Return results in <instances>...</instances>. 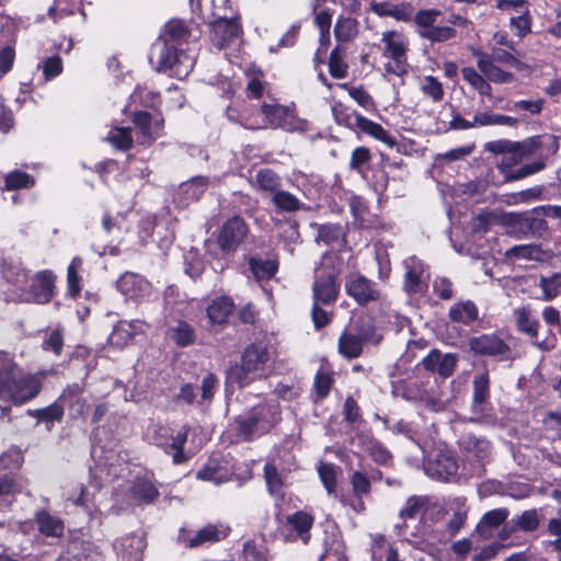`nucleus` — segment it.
<instances>
[{"instance_id":"nucleus-1","label":"nucleus","mask_w":561,"mask_h":561,"mask_svg":"<svg viewBox=\"0 0 561 561\" xmlns=\"http://www.w3.org/2000/svg\"><path fill=\"white\" fill-rule=\"evenodd\" d=\"M270 363L268 347L263 343H252L243 351L241 363L231 366L227 371V383L237 385L239 388L247 387L267 375Z\"/></svg>"},{"instance_id":"nucleus-2","label":"nucleus","mask_w":561,"mask_h":561,"mask_svg":"<svg viewBox=\"0 0 561 561\" xmlns=\"http://www.w3.org/2000/svg\"><path fill=\"white\" fill-rule=\"evenodd\" d=\"M42 389V377L26 374L15 364L13 371H5L0 380V398L23 404L35 398Z\"/></svg>"},{"instance_id":"nucleus-3","label":"nucleus","mask_w":561,"mask_h":561,"mask_svg":"<svg viewBox=\"0 0 561 561\" xmlns=\"http://www.w3.org/2000/svg\"><path fill=\"white\" fill-rule=\"evenodd\" d=\"M158 71H169L171 76L185 79L195 66V55L175 45L154 43L150 60Z\"/></svg>"},{"instance_id":"nucleus-4","label":"nucleus","mask_w":561,"mask_h":561,"mask_svg":"<svg viewBox=\"0 0 561 561\" xmlns=\"http://www.w3.org/2000/svg\"><path fill=\"white\" fill-rule=\"evenodd\" d=\"M278 420V409L272 403H261L236 419L237 436L251 440L270 431Z\"/></svg>"},{"instance_id":"nucleus-5","label":"nucleus","mask_w":561,"mask_h":561,"mask_svg":"<svg viewBox=\"0 0 561 561\" xmlns=\"http://www.w3.org/2000/svg\"><path fill=\"white\" fill-rule=\"evenodd\" d=\"M383 43V57L390 58L391 61L385 64L383 68L387 73L402 77L408 72L407 51L409 42L407 37L398 31H386L381 34Z\"/></svg>"},{"instance_id":"nucleus-6","label":"nucleus","mask_w":561,"mask_h":561,"mask_svg":"<svg viewBox=\"0 0 561 561\" xmlns=\"http://www.w3.org/2000/svg\"><path fill=\"white\" fill-rule=\"evenodd\" d=\"M261 112L264 116L263 124L256 122L242 121L241 126L245 129L256 130L262 128H282L293 131L297 127L296 117L288 107L280 104H263Z\"/></svg>"},{"instance_id":"nucleus-7","label":"nucleus","mask_w":561,"mask_h":561,"mask_svg":"<svg viewBox=\"0 0 561 561\" xmlns=\"http://www.w3.org/2000/svg\"><path fill=\"white\" fill-rule=\"evenodd\" d=\"M54 283L55 275L50 271L38 272L28 278L27 285L21 287L14 299L27 304H47L54 295Z\"/></svg>"},{"instance_id":"nucleus-8","label":"nucleus","mask_w":561,"mask_h":561,"mask_svg":"<svg viewBox=\"0 0 561 561\" xmlns=\"http://www.w3.org/2000/svg\"><path fill=\"white\" fill-rule=\"evenodd\" d=\"M201 35L202 32L197 26L187 25L184 21L174 19L165 23L156 43L179 46L197 41Z\"/></svg>"},{"instance_id":"nucleus-9","label":"nucleus","mask_w":561,"mask_h":561,"mask_svg":"<svg viewBox=\"0 0 561 561\" xmlns=\"http://www.w3.org/2000/svg\"><path fill=\"white\" fill-rule=\"evenodd\" d=\"M249 232L248 225L244 219L234 216L228 219L221 227L218 236V245L225 253L234 252Z\"/></svg>"},{"instance_id":"nucleus-10","label":"nucleus","mask_w":561,"mask_h":561,"mask_svg":"<svg viewBox=\"0 0 561 561\" xmlns=\"http://www.w3.org/2000/svg\"><path fill=\"white\" fill-rule=\"evenodd\" d=\"M312 290L316 304H334L339 296L335 274L333 272L325 273L321 267L316 268Z\"/></svg>"},{"instance_id":"nucleus-11","label":"nucleus","mask_w":561,"mask_h":561,"mask_svg":"<svg viewBox=\"0 0 561 561\" xmlns=\"http://www.w3.org/2000/svg\"><path fill=\"white\" fill-rule=\"evenodd\" d=\"M116 286L127 299L135 301L149 299L152 294L151 284L139 274L131 272L124 273Z\"/></svg>"},{"instance_id":"nucleus-12","label":"nucleus","mask_w":561,"mask_h":561,"mask_svg":"<svg viewBox=\"0 0 561 561\" xmlns=\"http://www.w3.org/2000/svg\"><path fill=\"white\" fill-rule=\"evenodd\" d=\"M190 4L192 12L208 24L231 13L229 0H191Z\"/></svg>"},{"instance_id":"nucleus-13","label":"nucleus","mask_w":561,"mask_h":561,"mask_svg":"<svg viewBox=\"0 0 561 561\" xmlns=\"http://www.w3.org/2000/svg\"><path fill=\"white\" fill-rule=\"evenodd\" d=\"M345 289L347 295L359 305L377 301L380 298V290L377 285L362 275L350 278L345 284Z\"/></svg>"},{"instance_id":"nucleus-14","label":"nucleus","mask_w":561,"mask_h":561,"mask_svg":"<svg viewBox=\"0 0 561 561\" xmlns=\"http://www.w3.org/2000/svg\"><path fill=\"white\" fill-rule=\"evenodd\" d=\"M209 25L210 39L213 44L219 49L224 48L240 34V25L236 19L230 15H227V18L224 19H218L209 23Z\"/></svg>"},{"instance_id":"nucleus-15","label":"nucleus","mask_w":561,"mask_h":561,"mask_svg":"<svg viewBox=\"0 0 561 561\" xmlns=\"http://www.w3.org/2000/svg\"><path fill=\"white\" fill-rule=\"evenodd\" d=\"M350 119H352L351 125L357 128L360 133L383 142L390 148L397 145L396 138L392 137L380 124L364 117L357 112H353L350 115Z\"/></svg>"},{"instance_id":"nucleus-16","label":"nucleus","mask_w":561,"mask_h":561,"mask_svg":"<svg viewBox=\"0 0 561 561\" xmlns=\"http://www.w3.org/2000/svg\"><path fill=\"white\" fill-rule=\"evenodd\" d=\"M230 528L219 525H206L201 528L194 536L185 538L184 535L180 536V540L185 543L186 547L197 548L206 543H214L225 539L229 535Z\"/></svg>"},{"instance_id":"nucleus-17","label":"nucleus","mask_w":561,"mask_h":561,"mask_svg":"<svg viewBox=\"0 0 561 561\" xmlns=\"http://www.w3.org/2000/svg\"><path fill=\"white\" fill-rule=\"evenodd\" d=\"M456 363L457 358L455 355L443 354L438 350H432L422 360V365L426 370L437 373L444 378L453 375Z\"/></svg>"},{"instance_id":"nucleus-18","label":"nucleus","mask_w":561,"mask_h":561,"mask_svg":"<svg viewBox=\"0 0 561 561\" xmlns=\"http://www.w3.org/2000/svg\"><path fill=\"white\" fill-rule=\"evenodd\" d=\"M470 350L479 355H502L508 351V346L495 334H481L469 342Z\"/></svg>"},{"instance_id":"nucleus-19","label":"nucleus","mask_w":561,"mask_h":561,"mask_svg":"<svg viewBox=\"0 0 561 561\" xmlns=\"http://www.w3.org/2000/svg\"><path fill=\"white\" fill-rule=\"evenodd\" d=\"M474 56L478 57L477 66L479 70L488 81L494 83H511L515 80V76L512 72L505 71L492 62V58L488 54L476 51Z\"/></svg>"},{"instance_id":"nucleus-20","label":"nucleus","mask_w":561,"mask_h":561,"mask_svg":"<svg viewBox=\"0 0 561 561\" xmlns=\"http://www.w3.org/2000/svg\"><path fill=\"white\" fill-rule=\"evenodd\" d=\"M404 265L407 270L404 289L410 294L420 293L422 284L427 277L424 264L415 256H411L404 261Z\"/></svg>"},{"instance_id":"nucleus-21","label":"nucleus","mask_w":561,"mask_h":561,"mask_svg":"<svg viewBox=\"0 0 561 561\" xmlns=\"http://www.w3.org/2000/svg\"><path fill=\"white\" fill-rule=\"evenodd\" d=\"M457 470L458 465L455 458L447 453H439L426 467L427 474L438 480H449Z\"/></svg>"},{"instance_id":"nucleus-22","label":"nucleus","mask_w":561,"mask_h":561,"mask_svg":"<svg viewBox=\"0 0 561 561\" xmlns=\"http://www.w3.org/2000/svg\"><path fill=\"white\" fill-rule=\"evenodd\" d=\"M133 122L141 134V144L144 145L151 144L159 136L163 127L162 121L157 119L152 123L151 116L147 112L135 113Z\"/></svg>"},{"instance_id":"nucleus-23","label":"nucleus","mask_w":561,"mask_h":561,"mask_svg":"<svg viewBox=\"0 0 561 561\" xmlns=\"http://www.w3.org/2000/svg\"><path fill=\"white\" fill-rule=\"evenodd\" d=\"M130 491L134 499L144 504H151L159 496V490L151 477L136 478Z\"/></svg>"},{"instance_id":"nucleus-24","label":"nucleus","mask_w":561,"mask_h":561,"mask_svg":"<svg viewBox=\"0 0 561 561\" xmlns=\"http://www.w3.org/2000/svg\"><path fill=\"white\" fill-rule=\"evenodd\" d=\"M363 344L364 343L362 342L360 336H357V334L345 330L339 337V353L347 359L357 358L363 352Z\"/></svg>"},{"instance_id":"nucleus-25","label":"nucleus","mask_w":561,"mask_h":561,"mask_svg":"<svg viewBox=\"0 0 561 561\" xmlns=\"http://www.w3.org/2000/svg\"><path fill=\"white\" fill-rule=\"evenodd\" d=\"M234 309V304L229 297H218L207 307V316L211 323L221 324L227 321Z\"/></svg>"},{"instance_id":"nucleus-26","label":"nucleus","mask_w":561,"mask_h":561,"mask_svg":"<svg viewBox=\"0 0 561 561\" xmlns=\"http://www.w3.org/2000/svg\"><path fill=\"white\" fill-rule=\"evenodd\" d=\"M479 316V310L472 300L457 302L450 307L448 317L453 322L461 324H470L476 321Z\"/></svg>"},{"instance_id":"nucleus-27","label":"nucleus","mask_w":561,"mask_h":561,"mask_svg":"<svg viewBox=\"0 0 561 561\" xmlns=\"http://www.w3.org/2000/svg\"><path fill=\"white\" fill-rule=\"evenodd\" d=\"M514 316L518 331L529 335L533 339L537 337L539 322L533 317V312L529 306L515 309Z\"/></svg>"},{"instance_id":"nucleus-28","label":"nucleus","mask_w":561,"mask_h":561,"mask_svg":"<svg viewBox=\"0 0 561 561\" xmlns=\"http://www.w3.org/2000/svg\"><path fill=\"white\" fill-rule=\"evenodd\" d=\"M138 330L137 322H118L108 336V342L116 347H124L134 337Z\"/></svg>"},{"instance_id":"nucleus-29","label":"nucleus","mask_w":561,"mask_h":561,"mask_svg":"<svg viewBox=\"0 0 561 561\" xmlns=\"http://www.w3.org/2000/svg\"><path fill=\"white\" fill-rule=\"evenodd\" d=\"M36 522L39 531L45 536L60 537L64 534V523L58 517L51 516L47 512H39L36 515Z\"/></svg>"},{"instance_id":"nucleus-30","label":"nucleus","mask_w":561,"mask_h":561,"mask_svg":"<svg viewBox=\"0 0 561 561\" xmlns=\"http://www.w3.org/2000/svg\"><path fill=\"white\" fill-rule=\"evenodd\" d=\"M2 274L5 280L14 287V298H16V293H20L21 287L28 283L26 270L21 264L10 263L4 265Z\"/></svg>"},{"instance_id":"nucleus-31","label":"nucleus","mask_w":561,"mask_h":561,"mask_svg":"<svg viewBox=\"0 0 561 561\" xmlns=\"http://www.w3.org/2000/svg\"><path fill=\"white\" fill-rule=\"evenodd\" d=\"M249 266L253 276L257 280H261L272 278L278 268V263L271 259L263 260L260 257H251L249 260Z\"/></svg>"},{"instance_id":"nucleus-32","label":"nucleus","mask_w":561,"mask_h":561,"mask_svg":"<svg viewBox=\"0 0 561 561\" xmlns=\"http://www.w3.org/2000/svg\"><path fill=\"white\" fill-rule=\"evenodd\" d=\"M489 376L486 373L476 375L472 381L473 393H472V408L474 412H480L481 404L484 403L489 398Z\"/></svg>"},{"instance_id":"nucleus-33","label":"nucleus","mask_w":561,"mask_h":561,"mask_svg":"<svg viewBox=\"0 0 561 561\" xmlns=\"http://www.w3.org/2000/svg\"><path fill=\"white\" fill-rule=\"evenodd\" d=\"M358 34V22L350 16H340L334 26V36L339 42H350Z\"/></svg>"},{"instance_id":"nucleus-34","label":"nucleus","mask_w":561,"mask_h":561,"mask_svg":"<svg viewBox=\"0 0 561 561\" xmlns=\"http://www.w3.org/2000/svg\"><path fill=\"white\" fill-rule=\"evenodd\" d=\"M462 78L482 96L492 95V87L488 79L480 75L472 67H463L461 69Z\"/></svg>"},{"instance_id":"nucleus-35","label":"nucleus","mask_w":561,"mask_h":561,"mask_svg":"<svg viewBox=\"0 0 561 561\" xmlns=\"http://www.w3.org/2000/svg\"><path fill=\"white\" fill-rule=\"evenodd\" d=\"M255 184L266 193L275 194L282 187L279 175L271 169H262L255 174Z\"/></svg>"},{"instance_id":"nucleus-36","label":"nucleus","mask_w":561,"mask_h":561,"mask_svg":"<svg viewBox=\"0 0 561 561\" xmlns=\"http://www.w3.org/2000/svg\"><path fill=\"white\" fill-rule=\"evenodd\" d=\"M196 478L202 481H209L215 484H221L229 480V473L217 462L209 461L197 471Z\"/></svg>"},{"instance_id":"nucleus-37","label":"nucleus","mask_w":561,"mask_h":561,"mask_svg":"<svg viewBox=\"0 0 561 561\" xmlns=\"http://www.w3.org/2000/svg\"><path fill=\"white\" fill-rule=\"evenodd\" d=\"M119 546L126 561H141L145 545L140 537L127 536L121 540Z\"/></svg>"},{"instance_id":"nucleus-38","label":"nucleus","mask_w":561,"mask_h":561,"mask_svg":"<svg viewBox=\"0 0 561 561\" xmlns=\"http://www.w3.org/2000/svg\"><path fill=\"white\" fill-rule=\"evenodd\" d=\"M169 337L179 346H187L194 343V329L184 321H178L169 329Z\"/></svg>"},{"instance_id":"nucleus-39","label":"nucleus","mask_w":561,"mask_h":561,"mask_svg":"<svg viewBox=\"0 0 561 561\" xmlns=\"http://www.w3.org/2000/svg\"><path fill=\"white\" fill-rule=\"evenodd\" d=\"M287 523L297 531L304 543H308L309 530L313 524L312 516L301 511L296 512L287 516Z\"/></svg>"},{"instance_id":"nucleus-40","label":"nucleus","mask_w":561,"mask_h":561,"mask_svg":"<svg viewBox=\"0 0 561 561\" xmlns=\"http://www.w3.org/2000/svg\"><path fill=\"white\" fill-rule=\"evenodd\" d=\"M508 516L506 508H496L485 513L480 520L477 530L483 537H488L486 530L499 527Z\"/></svg>"},{"instance_id":"nucleus-41","label":"nucleus","mask_w":561,"mask_h":561,"mask_svg":"<svg viewBox=\"0 0 561 561\" xmlns=\"http://www.w3.org/2000/svg\"><path fill=\"white\" fill-rule=\"evenodd\" d=\"M208 186V179L205 176H195L180 186V192L187 201L198 199Z\"/></svg>"},{"instance_id":"nucleus-42","label":"nucleus","mask_w":561,"mask_h":561,"mask_svg":"<svg viewBox=\"0 0 561 561\" xmlns=\"http://www.w3.org/2000/svg\"><path fill=\"white\" fill-rule=\"evenodd\" d=\"M272 202L277 209L287 213L297 211L302 207L301 202L295 195L282 188L272 196Z\"/></svg>"},{"instance_id":"nucleus-43","label":"nucleus","mask_w":561,"mask_h":561,"mask_svg":"<svg viewBox=\"0 0 561 561\" xmlns=\"http://www.w3.org/2000/svg\"><path fill=\"white\" fill-rule=\"evenodd\" d=\"M539 287L542 290V300H553L561 294V274L554 273L551 276H541L539 280Z\"/></svg>"},{"instance_id":"nucleus-44","label":"nucleus","mask_w":561,"mask_h":561,"mask_svg":"<svg viewBox=\"0 0 561 561\" xmlns=\"http://www.w3.org/2000/svg\"><path fill=\"white\" fill-rule=\"evenodd\" d=\"M543 252L539 245L536 244H519L514 245L506 250V257L525 259V260H542Z\"/></svg>"},{"instance_id":"nucleus-45","label":"nucleus","mask_w":561,"mask_h":561,"mask_svg":"<svg viewBox=\"0 0 561 561\" xmlns=\"http://www.w3.org/2000/svg\"><path fill=\"white\" fill-rule=\"evenodd\" d=\"M34 178L20 170H13L4 178V188L8 191L27 188L34 186Z\"/></svg>"},{"instance_id":"nucleus-46","label":"nucleus","mask_w":561,"mask_h":561,"mask_svg":"<svg viewBox=\"0 0 561 561\" xmlns=\"http://www.w3.org/2000/svg\"><path fill=\"white\" fill-rule=\"evenodd\" d=\"M461 444L479 459H484L489 455L490 443L484 438L477 437L474 435H467L462 438Z\"/></svg>"},{"instance_id":"nucleus-47","label":"nucleus","mask_w":561,"mask_h":561,"mask_svg":"<svg viewBox=\"0 0 561 561\" xmlns=\"http://www.w3.org/2000/svg\"><path fill=\"white\" fill-rule=\"evenodd\" d=\"M219 380L213 373H207L201 380V400L197 402L203 405L204 403L209 404L213 400L217 389Z\"/></svg>"},{"instance_id":"nucleus-48","label":"nucleus","mask_w":561,"mask_h":561,"mask_svg":"<svg viewBox=\"0 0 561 561\" xmlns=\"http://www.w3.org/2000/svg\"><path fill=\"white\" fill-rule=\"evenodd\" d=\"M524 219H528V215L514 213L505 215V224L510 227L508 234L517 239L529 234V229L524 225Z\"/></svg>"},{"instance_id":"nucleus-49","label":"nucleus","mask_w":561,"mask_h":561,"mask_svg":"<svg viewBox=\"0 0 561 561\" xmlns=\"http://www.w3.org/2000/svg\"><path fill=\"white\" fill-rule=\"evenodd\" d=\"M107 140L117 149L127 150L131 147L133 137L130 129L125 127H115L110 131Z\"/></svg>"},{"instance_id":"nucleus-50","label":"nucleus","mask_w":561,"mask_h":561,"mask_svg":"<svg viewBox=\"0 0 561 561\" xmlns=\"http://www.w3.org/2000/svg\"><path fill=\"white\" fill-rule=\"evenodd\" d=\"M419 35L432 43L445 42L455 37L456 31L450 26H434L432 28L419 31Z\"/></svg>"},{"instance_id":"nucleus-51","label":"nucleus","mask_w":561,"mask_h":561,"mask_svg":"<svg viewBox=\"0 0 561 561\" xmlns=\"http://www.w3.org/2000/svg\"><path fill=\"white\" fill-rule=\"evenodd\" d=\"M82 266V260L78 256L73 257L67 270L68 288L72 296L79 295L81 287L79 270Z\"/></svg>"},{"instance_id":"nucleus-52","label":"nucleus","mask_w":561,"mask_h":561,"mask_svg":"<svg viewBox=\"0 0 561 561\" xmlns=\"http://www.w3.org/2000/svg\"><path fill=\"white\" fill-rule=\"evenodd\" d=\"M318 473L328 493L332 494L336 488L337 467L332 463H321L318 467Z\"/></svg>"},{"instance_id":"nucleus-53","label":"nucleus","mask_w":561,"mask_h":561,"mask_svg":"<svg viewBox=\"0 0 561 561\" xmlns=\"http://www.w3.org/2000/svg\"><path fill=\"white\" fill-rule=\"evenodd\" d=\"M421 91L430 96L434 102H438L444 96L442 83L433 76H426L421 80Z\"/></svg>"},{"instance_id":"nucleus-54","label":"nucleus","mask_w":561,"mask_h":561,"mask_svg":"<svg viewBox=\"0 0 561 561\" xmlns=\"http://www.w3.org/2000/svg\"><path fill=\"white\" fill-rule=\"evenodd\" d=\"M371 10L379 16H392L397 20H407L408 15L403 7L393 5L387 2L371 4Z\"/></svg>"},{"instance_id":"nucleus-55","label":"nucleus","mask_w":561,"mask_h":561,"mask_svg":"<svg viewBox=\"0 0 561 561\" xmlns=\"http://www.w3.org/2000/svg\"><path fill=\"white\" fill-rule=\"evenodd\" d=\"M264 477L270 493L278 494L283 488V479L275 465L270 462L265 465Z\"/></svg>"},{"instance_id":"nucleus-56","label":"nucleus","mask_w":561,"mask_h":561,"mask_svg":"<svg viewBox=\"0 0 561 561\" xmlns=\"http://www.w3.org/2000/svg\"><path fill=\"white\" fill-rule=\"evenodd\" d=\"M188 427L183 426L182 430L178 432V434L172 438V443L170 448L174 450L173 461L175 463H182L186 460V457L183 453V446L187 439Z\"/></svg>"},{"instance_id":"nucleus-57","label":"nucleus","mask_w":561,"mask_h":561,"mask_svg":"<svg viewBox=\"0 0 561 561\" xmlns=\"http://www.w3.org/2000/svg\"><path fill=\"white\" fill-rule=\"evenodd\" d=\"M347 66L343 61V57L340 53V49L334 48L329 58V71L330 75L336 79H342L346 76Z\"/></svg>"},{"instance_id":"nucleus-58","label":"nucleus","mask_w":561,"mask_h":561,"mask_svg":"<svg viewBox=\"0 0 561 561\" xmlns=\"http://www.w3.org/2000/svg\"><path fill=\"white\" fill-rule=\"evenodd\" d=\"M342 236L341 227L337 225H322L318 228L317 241L325 244H333Z\"/></svg>"},{"instance_id":"nucleus-59","label":"nucleus","mask_w":561,"mask_h":561,"mask_svg":"<svg viewBox=\"0 0 561 561\" xmlns=\"http://www.w3.org/2000/svg\"><path fill=\"white\" fill-rule=\"evenodd\" d=\"M351 483L353 488V493L356 497H362L364 495L369 494L370 480L365 473L360 471L353 472V474L351 476Z\"/></svg>"},{"instance_id":"nucleus-60","label":"nucleus","mask_w":561,"mask_h":561,"mask_svg":"<svg viewBox=\"0 0 561 561\" xmlns=\"http://www.w3.org/2000/svg\"><path fill=\"white\" fill-rule=\"evenodd\" d=\"M440 11L435 9L422 10L419 11L414 16L415 24L420 27L419 31H424L425 28H432L439 16Z\"/></svg>"},{"instance_id":"nucleus-61","label":"nucleus","mask_w":561,"mask_h":561,"mask_svg":"<svg viewBox=\"0 0 561 561\" xmlns=\"http://www.w3.org/2000/svg\"><path fill=\"white\" fill-rule=\"evenodd\" d=\"M22 482L12 473H0V496L21 492Z\"/></svg>"},{"instance_id":"nucleus-62","label":"nucleus","mask_w":561,"mask_h":561,"mask_svg":"<svg viewBox=\"0 0 561 561\" xmlns=\"http://www.w3.org/2000/svg\"><path fill=\"white\" fill-rule=\"evenodd\" d=\"M424 505V500L420 497H410L400 511V516L402 518L414 519L423 513Z\"/></svg>"},{"instance_id":"nucleus-63","label":"nucleus","mask_w":561,"mask_h":561,"mask_svg":"<svg viewBox=\"0 0 561 561\" xmlns=\"http://www.w3.org/2000/svg\"><path fill=\"white\" fill-rule=\"evenodd\" d=\"M434 293L444 300H449L453 297V283L447 277H436L433 282Z\"/></svg>"},{"instance_id":"nucleus-64","label":"nucleus","mask_w":561,"mask_h":561,"mask_svg":"<svg viewBox=\"0 0 561 561\" xmlns=\"http://www.w3.org/2000/svg\"><path fill=\"white\" fill-rule=\"evenodd\" d=\"M494 220L495 215L493 213H481L472 218V231L476 233H484L490 229V226L494 222Z\"/></svg>"}]
</instances>
